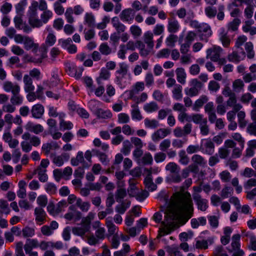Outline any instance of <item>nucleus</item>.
I'll return each mask as SVG.
<instances>
[{"mask_svg": "<svg viewBox=\"0 0 256 256\" xmlns=\"http://www.w3.org/2000/svg\"><path fill=\"white\" fill-rule=\"evenodd\" d=\"M194 212L192 200L188 192L174 194L164 212V219L162 222L164 227L160 228L158 238L170 233L174 220H178L182 224H185L193 216Z\"/></svg>", "mask_w": 256, "mask_h": 256, "instance_id": "obj_1", "label": "nucleus"}, {"mask_svg": "<svg viewBox=\"0 0 256 256\" xmlns=\"http://www.w3.org/2000/svg\"><path fill=\"white\" fill-rule=\"evenodd\" d=\"M24 141L21 142L22 150L25 152H28L32 150V147H38L41 143L40 138L35 135H31L28 132H24L22 136Z\"/></svg>", "mask_w": 256, "mask_h": 256, "instance_id": "obj_2", "label": "nucleus"}, {"mask_svg": "<svg viewBox=\"0 0 256 256\" xmlns=\"http://www.w3.org/2000/svg\"><path fill=\"white\" fill-rule=\"evenodd\" d=\"M166 170L170 172L172 175L170 176L171 182L174 183H179L182 181L180 174V166L174 162H170L166 166Z\"/></svg>", "mask_w": 256, "mask_h": 256, "instance_id": "obj_3", "label": "nucleus"}, {"mask_svg": "<svg viewBox=\"0 0 256 256\" xmlns=\"http://www.w3.org/2000/svg\"><path fill=\"white\" fill-rule=\"evenodd\" d=\"M190 88L184 90L186 96L193 97L198 94L200 90L203 87V84L197 78H194L190 82Z\"/></svg>", "mask_w": 256, "mask_h": 256, "instance_id": "obj_4", "label": "nucleus"}, {"mask_svg": "<svg viewBox=\"0 0 256 256\" xmlns=\"http://www.w3.org/2000/svg\"><path fill=\"white\" fill-rule=\"evenodd\" d=\"M222 51L223 50L220 46L216 45L213 46L206 50V58L210 59L212 62L217 61L218 60Z\"/></svg>", "mask_w": 256, "mask_h": 256, "instance_id": "obj_5", "label": "nucleus"}, {"mask_svg": "<svg viewBox=\"0 0 256 256\" xmlns=\"http://www.w3.org/2000/svg\"><path fill=\"white\" fill-rule=\"evenodd\" d=\"M44 88L41 85L37 86V89L36 92L30 91L26 92L28 93L26 98L29 102H33L36 99H42L44 96Z\"/></svg>", "mask_w": 256, "mask_h": 256, "instance_id": "obj_6", "label": "nucleus"}, {"mask_svg": "<svg viewBox=\"0 0 256 256\" xmlns=\"http://www.w3.org/2000/svg\"><path fill=\"white\" fill-rule=\"evenodd\" d=\"M38 52L40 53V57L36 58L38 56V54H36L35 56L32 58L30 55L28 54H24L23 56L22 60L24 63L28 62H34V63H41L44 58L46 56V52L43 50H39Z\"/></svg>", "mask_w": 256, "mask_h": 256, "instance_id": "obj_7", "label": "nucleus"}, {"mask_svg": "<svg viewBox=\"0 0 256 256\" xmlns=\"http://www.w3.org/2000/svg\"><path fill=\"white\" fill-rule=\"evenodd\" d=\"M50 158L52 160V162L57 166H62L64 161L69 160L70 156L68 154L63 152L60 155L57 156L56 153H51Z\"/></svg>", "mask_w": 256, "mask_h": 256, "instance_id": "obj_8", "label": "nucleus"}, {"mask_svg": "<svg viewBox=\"0 0 256 256\" xmlns=\"http://www.w3.org/2000/svg\"><path fill=\"white\" fill-rule=\"evenodd\" d=\"M128 66L124 64H119V69L116 71L118 76L116 77V84L122 86V79L126 76L128 73Z\"/></svg>", "mask_w": 256, "mask_h": 256, "instance_id": "obj_9", "label": "nucleus"}, {"mask_svg": "<svg viewBox=\"0 0 256 256\" xmlns=\"http://www.w3.org/2000/svg\"><path fill=\"white\" fill-rule=\"evenodd\" d=\"M136 47L139 50L140 55L142 57L148 56L151 52L153 48L150 46H146L143 42L138 40L136 42Z\"/></svg>", "mask_w": 256, "mask_h": 256, "instance_id": "obj_10", "label": "nucleus"}, {"mask_svg": "<svg viewBox=\"0 0 256 256\" xmlns=\"http://www.w3.org/2000/svg\"><path fill=\"white\" fill-rule=\"evenodd\" d=\"M201 148L203 146L204 152L208 155H212L214 152V144L210 138L204 139L202 140Z\"/></svg>", "mask_w": 256, "mask_h": 256, "instance_id": "obj_11", "label": "nucleus"}, {"mask_svg": "<svg viewBox=\"0 0 256 256\" xmlns=\"http://www.w3.org/2000/svg\"><path fill=\"white\" fill-rule=\"evenodd\" d=\"M198 32H204L206 33L205 34H200V38L201 40L208 42V38L210 37L212 34V31L210 26L206 24L202 23V26Z\"/></svg>", "mask_w": 256, "mask_h": 256, "instance_id": "obj_12", "label": "nucleus"}, {"mask_svg": "<svg viewBox=\"0 0 256 256\" xmlns=\"http://www.w3.org/2000/svg\"><path fill=\"white\" fill-rule=\"evenodd\" d=\"M194 200L198 206V208L201 211L204 212L208 208V200L202 198L200 194H192Z\"/></svg>", "mask_w": 256, "mask_h": 256, "instance_id": "obj_13", "label": "nucleus"}, {"mask_svg": "<svg viewBox=\"0 0 256 256\" xmlns=\"http://www.w3.org/2000/svg\"><path fill=\"white\" fill-rule=\"evenodd\" d=\"M171 130L168 128H162L158 130L152 135V139L154 141H158L170 134Z\"/></svg>", "mask_w": 256, "mask_h": 256, "instance_id": "obj_14", "label": "nucleus"}, {"mask_svg": "<svg viewBox=\"0 0 256 256\" xmlns=\"http://www.w3.org/2000/svg\"><path fill=\"white\" fill-rule=\"evenodd\" d=\"M36 222L41 225L46 221V214L42 208H36L34 209Z\"/></svg>", "mask_w": 256, "mask_h": 256, "instance_id": "obj_15", "label": "nucleus"}, {"mask_svg": "<svg viewBox=\"0 0 256 256\" xmlns=\"http://www.w3.org/2000/svg\"><path fill=\"white\" fill-rule=\"evenodd\" d=\"M26 130L28 132H33L36 134H38L42 132L44 130V127L40 124H34L31 122H28L25 126Z\"/></svg>", "mask_w": 256, "mask_h": 256, "instance_id": "obj_16", "label": "nucleus"}, {"mask_svg": "<svg viewBox=\"0 0 256 256\" xmlns=\"http://www.w3.org/2000/svg\"><path fill=\"white\" fill-rule=\"evenodd\" d=\"M24 45L26 50H32L34 53L38 51V44L34 43L33 40L28 36H26Z\"/></svg>", "mask_w": 256, "mask_h": 256, "instance_id": "obj_17", "label": "nucleus"}, {"mask_svg": "<svg viewBox=\"0 0 256 256\" xmlns=\"http://www.w3.org/2000/svg\"><path fill=\"white\" fill-rule=\"evenodd\" d=\"M134 11L132 8H127L123 10L120 14V20L124 22H130L134 18Z\"/></svg>", "mask_w": 256, "mask_h": 256, "instance_id": "obj_18", "label": "nucleus"}, {"mask_svg": "<svg viewBox=\"0 0 256 256\" xmlns=\"http://www.w3.org/2000/svg\"><path fill=\"white\" fill-rule=\"evenodd\" d=\"M44 112V106L41 104H36L31 110L32 116L35 118H40Z\"/></svg>", "mask_w": 256, "mask_h": 256, "instance_id": "obj_19", "label": "nucleus"}, {"mask_svg": "<svg viewBox=\"0 0 256 256\" xmlns=\"http://www.w3.org/2000/svg\"><path fill=\"white\" fill-rule=\"evenodd\" d=\"M3 88L5 92H11L12 94L20 92V86L18 84H14L10 81H6L3 84Z\"/></svg>", "mask_w": 256, "mask_h": 256, "instance_id": "obj_20", "label": "nucleus"}, {"mask_svg": "<svg viewBox=\"0 0 256 256\" xmlns=\"http://www.w3.org/2000/svg\"><path fill=\"white\" fill-rule=\"evenodd\" d=\"M112 24L113 27L116 29L117 34H120L125 32L126 30V26L120 22L118 17L115 16L112 19Z\"/></svg>", "mask_w": 256, "mask_h": 256, "instance_id": "obj_21", "label": "nucleus"}, {"mask_svg": "<svg viewBox=\"0 0 256 256\" xmlns=\"http://www.w3.org/2000/svg\"><path fill=\"white\" fill-rule=\"evenodd\" d=\"M24 84V90L25 92L34 91V86L33 84L32 78L28 74H25L23 78Z\"/></svg>", "mask_w": 256, "mask_h": 256, "instance_id": "obj_22", "label": "nucleus"}, {"mask_svg": "<svg viewBox=\"0 0 256 256\" xmlns=\"http://www.w3.org/2000/svg\"><path fill=\"white\" fill-rule=\"evenodd\" d=\"M60 146L56 142H51L50 143H46L42 144V150L46 156L50 154V152L52 150H56L59 148Z\"/></svg>", "mask_w": 256, "mask_h": 256, "instance_id": "obj_23", "label": "nucleus"}, {"mask_svg": "<svg viewBox=\"0 0 256 256\" xmlns=\"http://www.w3.org/2000/svg\"><path fill=\"white\" fill-rule=\"evenodd\" d=\"M180 28V24L177 20L175 18H171L168 19V30L171 34L176 32Z\"/></svg>", "mask_w": 256, "mask_h": 256, "instance_id": "obj_24", "label": "nucleus"}, {"mask_svg": "<svg viewBox=\"0 0 256 256\" xmlns=\"http://www.w3.org/2000/svg\"><path fill=\"white\" fill-rule=\"evenodd\" d=\"M219 38L224 48H228L231 40L230 36H228V32H226L224 29H222L220 33Z\"/></svg>", "mask_w": 256, "mask_h": 256, "instance_id": "obj_25", "label": "nucleus"}, {"mask_svg": "<svg viewBox=\"0 0 256 256\" xmlns=\"http://www.w3.org/2000/svg\"><path fill=\"white\" fill-rule=\"evenodd\" d=\"M176 80L181 84H184L186 82V74L182 68H177L176 70Z\"/></svg>", "mask_w": 256, "mask_h": 256, "instance_id": "obj_26", "label": "nucleus"}, {"mask_svg": "<svg viewBox=\"0 0 256 256\" xmlns=\"http://www.w3.org/2000/svg\"><path fill=\"white\" fill-rule=\"evenodd\" d=\"M28 22L32 28H40L44 24L42 20L39 19L37 14L30 15Z\"/></svg>", "mask_w": 256, "mask_h": 256, "instance_id": "obj_27", "label": "nucleus"}, {"mask_svg": "<svg viewBox=\"0 0 256 256\" xmlns=\"http://www.w3.org/2000/svg\"><path fill=\"white\" fill-rule=\"evenodd\" d=\"M182 86L180 84H177L175 85L172 91L173 98L176 100H182Z\"/></svg>", "mask_w": 256, "mask_h": 256, "instance_id": "obj_28", "label": "nucleus"}, {"mask_svg": "<svg viewBox=\"0 0 256 256\" xmlns=\"http://www.w3.org/2000/svg\"><path fill=\"white\" fill-rule=\"evenodd\" d=\"M129 187L128 189V192L130 197H135L138 194L139 191L136 184V182L134 180H130Z\"/></svg>", "mask_w": 256, "mask_h": 256, "instance_id": "obj_29", "label": "nucleus"}, {"mask_svg": "<svg viewBox=\"0 0 256 256\" xmlns=\"http://www.w3.org/2000/svg\"><path fill=\"white\" fill-rule=\"evenodd\" d=\"M26 183L25 181L21 180L18 182V190L17 192V196L20 198H24L26 196Z\"/></svg>", "mask_w": 256, "mask_h": 256, "instance_id": "obj_30", "label": "nucleus"}, {"mask_svg": "<svg viewBox=\"0 0 256 256\" xmlns=\"http://www.w3.org/2000/svg\"><path fill=\"white\" fill-rule=\"evenodd\" d=\"M72 232L74 235L78 236H81L83 239L85 238L86 234L89 232V230L87 228L84 227V226H82L80 227H74L72 228Z\"/></svg>", "mask_w": 256, "mask_h": 256, "instance_id": "obj_31", "label": "nucleus"}, {"mask_svg": "<svg viewBox=\"0 0 256 256\" xmlns=\"http://www.w3.org/2000/svg\"><path fill=\"white\" fill-rule=\"evenodd\" d=\"M240 235L239 234H234L232 237V242L231 246L232 247V250H229V252H232V251H236L238 250H241L240 249Z\"/></svg>", "mask_w": 256, "mask_h": 256, "instance_id": "obj_32", "label": "nucleus"}, {"mask_svg": "<svg viewBox=\"0 0 256 256\" xmlns=\"http://www.w3.org/2000/svg\"><path fill=\"white\" fill-rule=\"evenodd\" d=\"M206 218L201 216L198 218H193L190 220L191 226L193 228H196L200 226H204L206 224Z\"/></svg>", "mask_w": 256, "mask_h": 256, "instance_id": "obj_33", "label": "nucleus"}, {"mask_svg": "<svg viewBox=\"0 0 256 256\" xmlns=\"http://www.w3.org/2000/svg\"><path fill=\"white\" fill-rule=\"evenodd\" d=\"M144 83L142 82H138L134 86L128 93L133 94H137L140 92L142 91L144 89Z\"/></svg>", "mask_w": 256, "mask_h": 256, "instance_id": "obj_34", "label": "nucleus"}, {"mask_svg": "<svg viewBox=\"0 0 256 256\" xmlns=\"http://www.w3.org/2000/svg\"><path fill=\"white\" fill-rule=\"evenodd\" d=\"M192 160L193 163L204 167L206 164V161L205 158L201 155L198 154H194L192 157Z\"/></svg>", "mask_w": 256, "mask_h": 256, "instance_id": "obj_35", "label": "nucleus"}, {"mask_svg": "<svg viewBox=\"0 0 256 256\" xmlns=\"http://www.w3.org/2000/svg\"><path fill=\"white\" fill-rule=\"evenodd\" d=\"M154 34L150 32H147L144 34V43L148 46H150L152 48L154 46V42L153 40Z\"/></svg>", "mask_w": 256, "mask_h": 256, "instance_id": "obj_36", "label": "nucleus"}, {"mask_svg": "<svg viewBox=\"0 0 256 256\" xmlns=\"http://www.w3.org/2000/svg\"><path fill=\"white\" fill-rule=\"evenodd\" d=\"M152 157L149 152L145 153L137 162L139 165L151 164L152 162Z\"/></svg>", "mask_w": 256, "mask_h": 256, "instance_id": "obj_37", "label": "nucleus"}, {"mask_svg": "<svg viewBox=\"0 0 256 256\" xmlns=\"http://www.w3.org/2000/svg\"><path fill=\"white\" fill-rule=\"evenodd\" d=\"M106 225L108 228V234L110 235L114 234L118 228L112 222V217L110 216L106 218Z\"/></svg>", "mask_w": 256, "mask_h": 256, "instance_id": "obj_38", "label": "nucleus"}, {"mask_svg": "<svg viewBox=\"0 0 256 256\" xmlns=\"http://www.w3.org/2000/svg\"><path fill=\"white\" fill-rule=\"evenodd\" d=\"M132 110L131 112L132 118L133 120H140L142 119V116L140 114L138 106L136 104L132 105Z\"/></svg>", "mask_w": 256, "mask_h": 256, "instance_id": "obj_39", "label": "nucleus"}, {"mask_svg": "<svg viewBox=\"0 0 256 256\" xmlns=\"http://www.w3.org/2000/svg\"><path fill=\"white\" fill-rule=\"evenodd\" d=\"M84 22L90 28L95 26V18L94 14L91 12H86L84 16Z\"/></svg>", "mask_w": 256, "mask_h": 256, "instance_id": "obj_40", "label": "nucleus"}, {"mask_svg": "<svg viewBox=\"0 0 256 256\" xmlns=\"http://www.w3.org/2000/svg\"><path fill=\"white\" fill-rule=\"evenodd\" d=\"M208 100V98L206 96L203 95L198 99L194 102L193 110L195 111H198L200 108L202 107L204 104L206 103Z\"/></svg>", "mask_w": 256, "mask_h": 256, "instance_id": "obj_41", "label": "nucleus"}, {"mask_svg": "<svg viewBox=\"0 0 256 256\" xmlns=\"http://www.w3.org/2000/svg\"><path fill=\"white\" fill-rule=\"evenodd\" d=\"M244 84L241 79L235 80L232 82V87L233 90L236 92H239L244 90Z\"/></svg>", "mask_w": 256, "mask_h": 256, "instance_id": "obj_42", "label": "nucleus"}, {"mask_svg": "<svg viewBox=\"0 0 256 256\" xmlns=\"http://www.w3.org/2000/svg\"><path fill=\"white\" fill-rule=\"evenodd\" d=\"M240 20L238 18H234L232 22H228L227 26L228 31L236 32L238 30Z\"/></svg>", "mask_w": 256, "mask_h": 256, "instance_id": "obj_43", "label": "nucleus"}, {"mask_svg": "<svg viewBox=\"0 0 256 256\" xmlns=\"http://www.w3.org/2000/svg\"><path fill=\"white\" fill-rule=\"evenodd\" d=\"M159 109L158 104L154 102L147 103L144 106V110L147 112H152Z\"/></svg>", "mask_w": 256, "mask_h": 256, "instance_id": "obj_44", "label": "nucleus"}, {"mask_svg": "<svg viewBox=\"0 0 256 256\" xmlns=\"http://www.w3.org/2000/svg\"><path fill=\"white\" fill-rule=\"evenodd\" d=\"M84 154L82 152H78L76 158H72L70 160L71 164L74 166H78L80 163L84 162Z\"/></svg>", "mask_w": 256, "mask_h": 256, "instance_id": "obj_45", "label": "nucleus"}, {"mask_svg": "<svg viewBox=\"0 0 256 256\" xmlns=\"http://www.w3.org/2000/svg\"><path fill=\"white\" fill-rule=\"evenodd\" d=\"M76 206L78 207L80 210L84 212H86L88 210L90 204L88 202H82V200L80 198H78L77 202L76 204Z\"/></svg>", "mask_w": 256, "mask_h": 256, "instance_id": "obj_46", "label": "nucleus"}, {"mask_svg": "<svg viewBox=\"0 0 256 256\" xmlns=\"http://www.w3.org/2000/svg\"><path fill=\"white\" fill-rule=\"evenodd\" d=\"M178 39V37L176 35L171 34L166 38V46L170 48L174 47Z\"/></svg>", "mask_w": 256, "mask_h": 256, "instance_id": "obj_47", "label": "nucleus"}, {"mask_svg": "<svg viewBox=\"0 0 256 256\" xmlns=\"http://www.w3.org/2000/svg\"><path fill=\"white\" fill-rule=\"evenodd\" d=\"M22 234L24 238H32L35 234V230L33 228L26 226L22 228Z\"/></svg>", "mask_w": 256, "mask_h": 256, "instance_id": "obj_48", "label": "nucleus"}, {"mask_svg": "<svg viewBox=\"0 0 256 256\" xmlns=\"http://www.w3.org/2000/svg\"><path fill=\"white\" fill-rule=\"evenodd\" d=\"M20 92L12 94L10 98V102L13 105H20L22 102V97L20 94Z\"/></svg>", "mask_w": 256, "mask_h": 256, "instance_id": "obj_49", "label": "nucleus"}, {"mask_svg": "<svg viewBox=\"0 0 256 256\" xmlns=\"http://www.w3.org/2000/svg\"><path fill=\"white\" fill-rule=\"evenodd\" d=\"M179 162L182 165L186 166L190 162V158L184 150H181L178 152Z\"/></svg>", "mask_w": 256, "mask_h": 256, "instance_id": "obj_50", "label": "nucleus"}, {"mask_svg": "<svg viewBox=\"0 0 256 256\" xmlns=\"http://www.w3.org/2000/svg\"><path fill=\"white\" fill-rule=\"evenodd\" d=\"M126 196V190L122 188H118L116 192L115 198L118 202H121Z\"/></svg>", "mask_w": 256, "mask_h": 256, "instance_id": "obj_51", "label": "nucleus"}, {"mask_svg": "<svg viewBox=\"0 0 256 256\" xmlns=\"http://www.w3.org/2000/svg\"><path fill=\"white\" fill-rule=\"evenodd\" d=\"M94 218V214L92 212H90L88 215L83 218L82 220V224L86 228H87L88 230H90V224L91 221Z\"/></svg>", "mask_w": 256, "mask_h": 256, "instance_id": "obj_52", "label": "nucleus"}, {"mask_svg": "<svg viewBox=\"0 0 256 256\" xmlns=\"http://www.w3.org/2000/svg\"><path fill=\"white\" fill-rule=\"evenodd\" d=\"M200 132L202 136H207L210 133V128L208 124V120L206 119L202 122L199 124Z\"/></svg>", "mask_w": 256, "mask_h": 256, "instance_id": "obj_53", "label": "nucleus"}, {"mask_svg": "<svg viewBox=\"0 0 256 256\" xmlns=\"http://www.w3.org/2000/svg\"><path fill=\"white\" fill-rule=\"evenodd\" d=\"M132 145L128 140H125L122 142V148L121 149V152L125 156L128 155L130 152Z\"/></svg>", "mask_w": 256, "mask_h": 256, "instance_id": "obj_54", "label": "nucleus"}, {"mask_svg": "<svg viewBox=\"0 0 256 256\" xmlns=\"http://www.w3.org/2000/svg\"><path fill=\"white\" fill-rule=\"evenodd\" d=\"M99 51L102 54L108 56L112 52V48L106 43H102L99 46Z\"/></svg>", "mask_w": 256, "mask_h": 256, "instance_id": "obj_55", "label": "nucleus"}, {"mask_svg": "<svg viewBox=\"0 0 256 256\" xmlns=\"http://www.w3.org/2000/svg\"><path fill=\"white\" fill-rule=\"evenodd\" d=\"M20 60L16 56H12L8 60V66L12 68L14 66L16 65V68H20L21 65L20 64Z\"/></svg>", "mask_w": 256, "mask_h": 256, "instance_id": "obj_56", "label": "nucleus"}, {"mask_svg": "<svg viewBox=\"0 0 256 256\" xmlns=\"http://www.w3.org/2000/svg\"><path fill=\"white\" fill-rule=\"evenodd\" d=\"M53 13L50 10H46L40 14V18L44 24H46L48 21L52 17Z\"/></svg>", "mask_w": 256, "mask_h": 256, "instance_id": "obj_57", "label": "nucleus"}, {"mask_svg": "<svg viewBox=\"0 0 256 256\" xmlns=\"http://www.w3.org/2000/svg\"><path fill=\"white\" fill-rule=\"evenodd\" d=\"M166 252L168 253L170 256H182L180 252L178 250V246H166Z\"/></svg>", "mask_w": 256, "mask_h": 256, "instance_id": "obj_58", "label": "nucleus"}, {"mask_svg": "<svg viewBox=\"0 0 256 256\" xmlns=\"http://www.w3.org/2000/svg\"><path fill=\"white\" fill-rule=\"evenodd\" d=\"M144 122L146 127L151 128H156L159 126L158 122L157 120L154 119L150 120L146 118L144 120Z\"/></svg>", "mask_w": 256, "mask_h": 256, "instance_id": "obj_59", "label": "nucleus"}, {"mask_svg": "<svg viewBox=\"0 0 256 256\" xmlns=\"http://www.w3.org/2000/svg\"><path fill=\"white\" fill-rule=\"evenodd\" d=\"M74 10L72 8L69 7L66 9L64 16L66 21L69 24H72L74 22V18L72 16Z\"/></svg>", "mask_w": 256, "mask_h": 256, "instance_id": "obj_60", "label": "nucleus"}, {"mask_svg": "<svg viewBox=\"0 0 256 256\" xmlns=\"http://www.w3.org/2000/svg\"><path fill=\"white\" fill-rule=\"evenodd\" d=\"M144 82L146 86L148 87L151 86L154 84V76L152 72H148L146 74L144 78Z\"/></svg>", "mask_w": 256, "mask_h": 256, "instance_id": "obj_61", "label": "nucleus"}, {"mask_svg": "<svg viewBox=\"0 0 256 256\" xmlns=\"http://www.w3.org/2000/svg\"><path fill=\"white\" fill-rule=\"evenodd\" d=\"M96 114L99 118H111L112 114L109 110H104L102 109H98Z\"/></svg>", "mask_w": 256, "mask_h": 256, "instance_id": "obj_62", "label": "nucleus"}, {"mask_svg": "<svg viewBox=\"0 0 256 256\" xmlns=\"http://www.w3.org/2000/svg\"><path fill=\"white\" fill-rule=\"evenodd\" d=\"M190 118H192V120L196 124H200L204 120H205L206 118H204L203 116L200 114H192Z\"/></svg>", "mask_w": 256, "mask_h": 256, "instance_id": "obj_63", "label": "nucleus"}, {"mask_svg": "<svg viewBox=\"0 0 256 256\" xmlns=\"http://www.w3.org/2000/svg\"><path fill=\"white\" fill-rule=\"evenodd\" d=\"M205 14L209 18H213L215 17L217 14L216 9L211 6H208L205 8Z\"/></svg>", "mask_w": 256, "mask_h": 256, "instance_id": "obj_64", "label": "nucleus"}]
</instances>
